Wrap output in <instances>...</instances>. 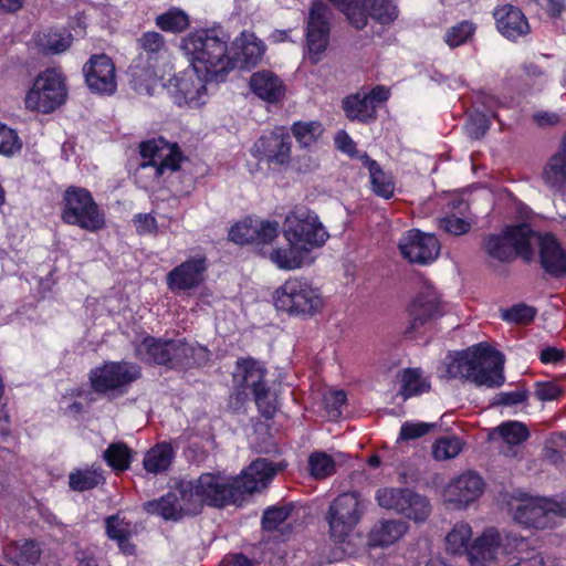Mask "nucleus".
<instances>
[{"label":"nucleus","mask_w":566,"mask_h":566,"mask_svg":"<svg viewBox=\"0 0 566 566\" xmlns=\"http://www.w3.org/2000/svg\"><path fill=\"white\" fill-rule=\"evenodd\" d=\"M230 44V33L221 25H213L190 32L182 39L181 50L196 71L222 81L237 64V53Z\"/></svg>","instance_id":"f257e3e1"},{"label":"nucleus","mask_w":566,"mask_h":566,"mask_svg":"<svg viewBox=\"0 0 566 566\" xmlns=\"http://www.w3.org/2000/svg\"><path fill=\"white\" fill-rule=\"evenodd\" d=\"M503 355L484 344L448 354L438 376L443 379H465L476 386L497 387L504 381Z\"/></svg>","instance_id":"f03ea898"},{"label":"nucleus","mask_w":566,"mask_h":566,"mask_svg":"<svg viewBox=\"0 0 566 566\" xmlns=\"http://www.w3.org/2000/svg\"><path fill=\"white\" fill-rule=\"evenodd\" d=\"M182 482L184 492H188L197 513L203 504L224 506L230 503H240L241 493L232 476L220 472H206L197 480Z\"/></svg>","instance_id":"7ed1b4c3"},{"label":"nucleus","mask_w":566,"mask_h":566,"mask_svg":"<svg viewBox=\"0 0 566 566\" xmlns=\"http://www.w3.org/2000/svg\"><path fill=\"white\" fill-rule=\"evenodd\" d=\"M276 310L295 316H312L323 306L319 290L305 277L286 280L274 293Z\"/></svg>","instance_id":"20e7f679"},{"label":"nucleus","mask_w":566,"mask_h":566,"mask_svg":"<svg viewBox=\"0 0 566 566\" xmlns=\"http://www.w3.org/2000/svg\"><path fill=\"white\" fill-rule=\"evenodd\" d=\"M366 505L357 492L339 494L329 504L325 515L328 534L334 542L343 543L359 524Z\"/></svg>","instance_id":"39448f33"},{"label":"nucleus","mask_w":566,"mask_h":566,"mask_svg":"<svg viewBox=\"0 0 566 566\" xmlns=\"http://www.w3.org/2000/svg\"><path fill=\"white\" fill-rule=\"evenodd\" d=\"M66 96L62 73L56 69H48L34 78L27 92L24 104L29 111L50 114L65 103Z\"/></svg>","instance_id":"423d86ee"},{"label":"nucleus","mask_w":566,"mask_h":566,"mask_svg":"<svg viewBox=\"0 0 566 566\" xmlns=\"http://www.w3.org/2000/svg\"><path fill=\"white\" fill-rule=\"evenodd\" d=\"M283 235L286 242H295L307 248L310 254L323 247L329 238L318 216L306 208H297L286 216Z\"/></svg>","instance_id":"0eeeda50"},{"label":"nucleus","mask_w":566,"mask_h":566,"mask_svg":"<svg viewBox=\"0 0 566 566\" xmlns=\"http://www.w3.org/2000/svg\"><path fill=\"white\" fill-rule=\"evenodd\" d=\"M140 155L143 163L138 166V176L154 179L167 177L177 171L184 159L178 146L163 138L144 142L140 145Z\"/></svg>","instance_id":"6e6552de"},{"label":"nucleus","mask_w":566,"mask_h":566,"mask_svg":"<svg viewBox=\"0 0 566 566\" xmlns=\"http://www.w3.org/2000/svg\"><path fill=\"white\" fill-rule=\"evenodd\" d=\"M510 510L516 523L535 528L553 526L562 512L558 503L546 497L525 493L512 499Z\"/></svg>","instance_id":"1a4fd4ad"},{"label":"nucleus","mask_w":566,"mask_h":566,"mask_svg":"<svg viewBox=\"0 0 566 566\" xmlns=\"http://www.w3.org/2000/svg\"><path fill=\"white\" fill-rule=\"evenodd\" d=\"M532 229L528 223L507 226L501 233L490 234L484 240V249L489 256L506 262L515 255L525 260L532 258L531 240Z\"/></svg>","instance_id":"9d476101"},{"label":"nucleus","mask_w":566,"mask_h":566,"mask_svg":"<svg viewBox=\"0 0 566 566\" xmlns=\"http://www.w3.org/2000/svg\"><path fill=\"white\" fill-rule=\"evenodd\" d=\"M63 220L87 231H97L105 226L104 213L95 203L90 191L70 187L64 193Z\"/></svg>","instance_id":"9b49d317"},{"label":"nucleus","mask_w":566,"mask_h":566,"mask_svg":"<svg viewBox=\"0 0 566 566\" xmlns=\"http://www.w3.org/2000/svg\"><path fill=\"white\" fill-rule=\"evenodd\" d=\"M356 29L366 27L368 18L388 24L398 17L397 7L391 0H329Z\"/></svg>","instance_id":"f8f14e48"},{"label":"nucleus","mask_w":566,"mask_h":566,"mask_svg":"<svg viewBox=\"0 0 566 566\" xmlns=\"http://www.w3.org/2000/svg\"><path fill=\"white\" fill-rule=\"evenodd\" d=\"M214 77L203 76L191 66L170 78L166 88L177 105L198 107L206 102V85Z\"/></svg>","instance_id":"ddd939ff"},{"label":"nucleus","mask_w":566,"mask_h":566,"mask_svg":"<svg viewBox=\"0 0 566 566\" xmlns=\"http://www.w3.org/2000/svg\"><path fill=\"white\" fill-rule=\"evenodd\" d=\"M233 378L240 387L252 390L255 403L262 415L266 418L272 417L275 407L269 400V390L263 384L264 369L262 366L255 360L242 359L237 364Z\"/></svg>","instance_id":"4468645a"},{"label":"nucleus","mask_w":566,"mask_h":566,"mask_svg":"<svg viewBox=\"0 0 566 566\" xmlns=\"http://www.w3.org/2000/svg\"><path fill=\"white\" fill-rule=\"evenodd\" d=\"M140 369L128 361L106 363L91 371L92 387L97 392L122 390L139 378Z\"/></svg>","instance_id":"2eb2a0df"},{"label":"nucleus","mask_w":566,"mask_h":566,"mask_svg":"<svg viewBox=\"0 0 566 566\" xmlns=\"http://www.w3.org/2000/svg\"><path fill=\"white\" fill-rule=\"evenodd\" d=\"M252 155L270 166H284L291 160V137L284 127L262 135L252 147Z\"/></svg>","instance_id":"dca6fc26"},{"label":"nucleus","mask_w":566,"mask_h":566,"mask_svg":"<svg viewBox=\"0 0 566 566\" xmlns=\"http://www.w3.org/2000/svg\"><path fill=\"white\" fill-rule=\"evenodd\" d=\"M511 535L501 534L494 528L485 530L471 544L469 562L472 566H488L500 555L511 554Z\"/></svg>","instance_id":"f3484780"},{"label":"nucleus","mask_w":566,"mask_h":566,"mask_svg":"<svg viewBox=\"0 0 566 566\" xmlns=\"http://www.w3.org/2000/svg\"><path fill=\"white\" fill-rule=\"evenodd\" d=\"M401 255L411 263L429 264L440 252V243L433 234L413 229L405 232L398 243Z\"/></svg>","instance_id":"a211bd4d"},{"label":"nucleus","mask_w":566,"mask_h":566,"mask_svg":"<svg viewBox=\"0 0 566 566\" xmlns=\"http://www.w3.org/2000/svg\"><path fill=\"white\" fill-rule=\"evenodd\" d=\"M329 9L321 2H314L310 10L306 43L308 59L313 63L321 60V55L326 50L329 36Z\"/></svg>","instance_id":"6ab92c4d"},{"label":"nucleus","mask_w":566,"mask_h":566,"mask_svg":"<svg viewBox=\"0 0 566 566\" xmlns=\"http://www.w3.org/2000/svg\"><path fill=\"white\" fill-rule=\"evenodd\" d=\"M144 509L150 514L172 521L180 520L185 515L197 514L188 492H184V482H180L175 491L168 492L160 499L146 502Z\"/></svg>","instance_id":"aec40b11"},{"label":"nucleus","mask_w":566,"mask_h":566,"mask_svg":"<svg viewBox=\"0 0 566 566\" xmlns=\"http://www.w3.org/2000/svg\"><path fill=\"white\" fill-rule=\"evenodd\" d=\"M483 490V479L474 471H467L449 482L444 500L457 509H465L481 496Z\"/></svg>","instance_id":"412c9836"},{"label":"nucleus","mask_w":566,"mask_h":566,"mask_svg":"<svg viewBox=\"0 0 566 566\" xmlns=\"http://www.w3.org/2000/svg\"><path fill=\"white\" fill-rule=\"evenodd\" d=\"M83 72L88 88L102 95H112L117 88L115 65L105 54L93 55Z\"/></svg>","instance_id":"4be33fe9"},{"label":"nucleus","mask_w":566,"mask_h":566,"mask_svg":"<svg viewBox=\"0 0 566 566\" xmlns=\"http://www.w3.org/2000/svg\"><path fill=\"white\" fill-rule=\"evenodd\" d=\"M389 97V91L384 86H376L370 92H358L346 97L343 107L346 116L352 120L368 122L376 116V108Z\"/></svg>","instance_id":"5701e85b"},{"label":"nucleus","mask_w":566,"mask_h":566,"mask_svg":"<svg viewBox=\"0 0 566 566\" xmlns=\"http://www.w3.org/2000/svg\"><path fill=\"white\" fill-rule=\"evenodd\" d=\"M528 240H531L532 255L534 248H538L541 263L546 272L553 275H562L566 272V251L553 234H541L532 230Z\"/></svg>","instance_id":"b1692460"},{"label":"nucleus","mask_w":566,"mask_h":566,"mask_svg":"<svg viewBox=\"0 0 566 566\" xmlns=\"http://www.w3.org/2000/svg\"><path fill=\"white\" fill-rule=\"evenodd\" d=\"M207 260L196 255L182 262L167 274V285L172 292H187L197 289L205 280Z\"/></svg>","instance_id":"393cba45"},{"label":"nucleus","mask_w":566,"mask_h":566,"mask_svg":"<svg viewBox=\"0 0 566 566\" xmlns=\"http://www.w3.org/2000/svg\"><path fill=\"white\" fill-rule=\"evenodd\" d=\"M473 222L469 203L458 195L449 196L444 206V217L439 219V228L452 235H462L470 231Z\"/></svg>","instance_id":"a878e982"},{"label":"nucleus","mask_w":566,"mask_h":566,"mask_svg":"<svg viewBox=\"0 0 566 566\" xmlns=\"http://www.w3.org/2000/svg\"><path fill=\"white\" fill-rule=\"evenodd\" d=\"M275 472L276 470L271 462L265 459H258L243 470L241 475L232 476L241 493L239 504L242 503L245 495L266 488Z\"/></svg>","instance_id":"bb28decb"},{"label":"nucleus","mask_w":566,"mask_h":566,"mask_svg":"<svg viewBox=\"0 0 566 566\" xmlns=\"http://www.w3.org/2000/svg\"><path fill=\"white\" fill-rule=\"evenodd\" d=\"M275 472L276 470L271 462L265 459H258L243 470L241 475L232 476L241 493L239 504L242 503L245 495L266 488Z\"/></svg>","instance_id":"cd10ccee"},{"label":"nucleus","mask_w":566,"mask_h":566,"mask_svg":"<svg viewBox=\"0 0 566 566\" xmlns=\"http://www.w3.org/2000/svg\"><path fill=\"white\" fill-rule=\"evenodd\" d=\"M268 258L280 270L291 271L308 265L314 261L307 248L300 247L295 242H287L286 247L271 248L263 251Z\"/></svg>","instance_id":"c85d7f7f"},{"label":"nucleus","mask_w":566,"mask_h":566,"mask_svg":"<svg viewBox=\"0 0 566 566\" xmlns=\"http://www.w3.org/2000/svg\"><path fill=\"white\" fill-rule=\"evenodd\" d=\"M499 32L511 41H516L530 33V24L524 13L516 7L505 4L494 11Z\"/></svg>","instance_id":"c756f323"},{"label":"nucleus","mask_w":566,"mask_h":566,"mask_svg":"<svg viewBox=\"0 0 566 566\" xmlns=\"http://www.w3.org/2000/svg\"><path fill=\"white\" fill-rule=\"evenodd\" d=\"M144 63V56L139 55L130 69L135 91L139 94L154 95L159 88H166V85L161 84L163 74L158 66L151 62L147 63V66Z\"/></svg>","instance_id":"7c9ffc66"},{"label":"nucleus","mask_w":566,"mask_h":566,"mask_svg":"<svg viewBox=\"0 0 566 566\" xmlns=\"http://www.w3.org/2000/svg\"><path fill=\"white\" fill-rule=\"evenodd\" d=\"M409 311L413 325L422 324L427 319L440 315L441 303L437 290L430 285L424 286L410 304Z\"/></svg>","instance_id":"2f4dec72"},{"label":"nucleus","mask_w":566,"mask_h":566,"mask_svg":"<svg viewBox=\"0 0 566 566\" xmlns=\"http://www.w3.org/2000/svg\"><path fill=\"white\" fill-rule=\"evenodd\" d=\"M106 534L109 539L116 542L119 551L125 555H134L135 545L132 543L136 534V526L120 515H112L105 520Z\"/></svg>","instance_id":"473e14b6"},{"label":"nucleus","mask_w":566,"mask_h":566,"mask_svg":"<svg viewBox=\"0 0 566 566\" xmlns=\"http://www.w3.org/2000/svg\"><path fill=\"white\" fill-rule=\"evenodd\" d=\"M251 91L261 99L279 102L285 93L283 82L271 71H259L250 78Z\"/></svg>","instance_id":"72a5a7b5"},{"label":"nucleus","mask_w":566,"mask_h":566,"mask_svg":"<svg viewBox=\"0 0 566 566\" xmlns=\"http://www.w3.org/2000/svg\"><path fill=\"white\" fill-rule=\"evenodd\" d=\"M543 180L547 187L556 191L566 190V136L562 147L546 164Z\"/></svg>","instance_id":"f704fd0d"},{"label":"nucleus","mask_w":566,"mask_h":566,"mask_svg":"<svg viewBox=\"0 0 566 566\" xmlns=\"http://www.w3.org/2000/svg\"><path fill=\"white\" fill-rule=\"evenodd\" d=\"M390 510L416 522L424 521L430 513L428 500L409 489H402L397 507H391Z\"/></svg>","instance_id":"c9c22d12"},{"label":"nucleus","mask_w":566,"mask_h":566,"mask_svg":"<svg viewBox=\"0 0 566 566\" xmlns=\"http://www.w3.org/2000/svg\"><path fill=\"white\" fill-rule=\"evenodd\" d=\"M511 554H506L507 566H542L543 557L531 546L530 542L523 537L511 536Z\"/></svg>","instance_id":"e433bc0d"},{"label":"nucleus","mask_w":566,"mask_h":566,"mask_svg":"<svg viewBox=\"0 0 566 566\" xmlns=\"http://www.w3.org/2000/svg\"><path fill=\"white\" fill-rule=\"evenodd\" d=\"M136 355L140 359L160 365H169L170 340L145 337L136 347Z\"/></svg>","instance_id":"4c0bfd02"},{"label":"nucleus","mask_w":566,"mask_h":566,"mask_svg":"<svg viewBox=\"0 0 566 566\" xmlns=\"http://www.w3.org/2000/svg\"><path fill=\"white\" fill-rule=\"evenodd\" d=\"M407 532V526L401 521H381L369 533L371 546H389L397 542Z\"/></svg>","instance_id":"58836bf2"},{"label":"nucleus","mask_w":566,"mask_h":566,"mask_svg":"<svg viewBox=\"0 0 566 566\" xmlns=\"http://www.w3.org/2000/svg\"><path fill=\"white\" fill-rule=\"evenodd\" d=\"M472 543V527L465 522L455 523L446 535V549L452 555H467L469 557Z\"/></svg>","instance_id":"ea45409f"},{"label":"nucleus","mask_w":566,"mask_h":566,"mask_svg":"<svg viewBox=\"0 0 566 566\" xmlns=\"http://www.w3.org/2000/svg\"><path fill=\"white\" fill-rule=\"evenodd\" d=\"M233 45L240 50L237 53V62L240 60L243 66L254 65L264 53V45L253 33L242 32L233 42Z\"/></svg>","instance_id":"a19ab883"},{"label":"nucleus","mask_w":566,"mask_h":566,"mask_svg":"<svg viewBox=\"0 0 566 566\" xmlns=\"http://www.w3.org/2000/svg\"><path fill=\"white\" fill-rule=\"evenodd\" d=\"M6 558L18 565L34 564L40 557V549L33 541L15 542L3 548Z\"/></svg>","instance_id":"79ce46f5"},{"label":"nucleus","mask_w":566,"mask_h":566,"mask_svg":"<svg viewBox=\"0 0 566 566\" xmlns=\"http://www.w3.org/2000/svg\"><path fill=\"white\" fill-rule=\"evenodd\" d=\"M172 458V448L167 443H159L145 454L143 464L148 473L158 474L168 470Z\"/></svg>","instance_id":"37998d69"},{"label":"nucleus","mask_w":566,"mask_h":566,"mask_svg":"<svg viewBox=\"0 0 566 566\" xmlns=\"http://www.w3.org/2000/svg\"><path fill=\"white\" fill-rule=\"evenodd\" d=\"M400 392L405 398L430 390V381L419 368H407L400 373Z\"/></svg>","instance_id":"c03bdc74"},{"label":"nucleus","mask_w":566,"mask_h":566,"mask_svg":"<svg viewBox=\"0 0 566 566\" xmlns=\"http://www.w3.org/2000/svg\"><path fill=\"white\" fill-rule=\"evenodd\" d=\"M363 164L368 168L373 191L382 198L389 199L394 195V182L389 175L384 172L377 163L366 154L361 155Z\"/></svg>","instance_id":"a18cd8bd"},{"label":"nucleus","mask_w":566,"mask_h":566,"mask_svg":"<svg viewBox=\"0 0 566 566\" xmlns=\"http://www.w3.org/2000/svg\"><path fill=\"white\" fill-rule=\"evenodd\" d=\"M104 482L103 472L99 467L76 469L69 475V486L73 491L83 492L96 488Z\"/></svg>","instance_id":"49530a36"},{"label":"nucleus","mask_w":566,"mask_h":566,"mask_svg":"<svg viewBox=\"0 0 566 566\" xmlns=\"http://www.w3.org/2000/svg\"><path fill=\"white\" fill-rule=\"evenodd\" d=\"M495 436L509 446H518L528 439L530 431L523 422L509 420L492 429L490 438L494 439Z\"/></svg>","instance_id":"de8ad7c7"},{"label":"nucleus","mask_w":566,"mask_h":566,"mask_svg":"<svg viewBox=\"0 0 566 566\" xmlns=\"http://www.w3.org/2000/svg\"><path fill=\"white\" fill-rule=\"evenodd\" d=\"M188 14L179 8H171L156 18V25L166 32L178 33L189 25Z\"/></svg>","instance_id":"09e8293b"},{"label":"nucleus","mask_w":566,"mask_h":566,"mask_svg":"<svg viewBox=\"0 0 566 566\" xmlns=\"http://www.w3.org/2000/svg\"><path fill=\"white\" fill-rule=\"evenodd\" d=\"M38 43L44 53L59 54L71 46L72 36L66 31H49L39 36Z\"/></svg>","instance_id":"8fccbe9b"},{"label":"nucleus","mask_w":566,"mask_h":566,"mask_svg":"<svg viewBox=\"0 0 566 566\" xmlns=\"http://www.w3.org/2000/svg\"><path fill=\"white\" fill-rule=\"evenodd\" d=\"M463 441L457 436L439 438L432 444V455L437 461L457 458L463 449Z\"/></svg>","instance_id":"3c124183"},{"label":"nucleus","mask_w":566,"mask_h":566,"mask_svg":"<svg viewBox=\"0 0 566 566\" xmlns=\"http://www.w3.org/2000/svg\"><path fill=\"white\" fill-rule=\"evenodd\" d=\"M103 458L113 470L124 471L132 462V451L123 442H116L108 446L103 452Z\"/></svg>","instance_id":"603ef678"},{"label":"nucleus","mask_w":566,"mask_h":566,"mask_svg":"<svg viewBox=\"0 0 566 566\" xmlns=\"http://www.w3.org/2000/svg\"><path fill=\"white\" fill-rule=\"evenodd\" d=\"M523 71L532 87L543 91L551 81L552 70L541 63V59L525 63Z\"/></svg>","instance_id":"864d4df0"},{"label":"nucleus","mask_w":566,"mask_h":566,"mask_svg":"<svg viewBox=\"0 0 566 566\" xmlns=\"http://www.w3.org/2000/svg\"><path fill=\"white\" fill-rule=\"evenodd\" d=\"M138 45L144 51L140 55L144 56V62L149 63L153 55H161L166 52V44L164 36L158 32H146L138 39Z\"/></svg>","instance_id":"5fc2aeb1"},{"label":"nucleus","mask_w":566,"mask_h":566,"mask_svg":"<svg viewBox=\"0 0 566 566\" xmlns=\"http://www.w3.org/2000/svg\"><path fill=\"white\" fill-rule=\"evenodd\" d=\"M308 470L313 478L326 479L335 472V461L325 452H313L308 458Z\"/></svg>","instance_id":"6e6d98bb"},{"label":"nucleus","mask_w":566,"mask_h":566,"mask_svg":"<svg viewBox=\"0 0 566 566\" xmlns=\"http://www.w3.org/2000/svg\"><path fill=\"white\" fill-rule=\"evenodd\" d=\"M474 33L475 25L472 22L461 21L447 30L444 42L449 48L454 49L471 40Z\"/></svg>","instance_id":"4d7b16f0"},{"label":"nucleus","mask_w":566,"mask_h":566,"mask_svg":"<svg viewBox=\"0 0 566 566\" xmlns=\"http://www.w3.org/2000/svg\"><path fill=\"white\" fill-rule=\"evenodd\" d=\"M292 132L301 147H310L316 143L323 129L318 122H298L293 125Z\"/></svg>","instance_id":"13d9d810"},{"label":"nucleus","mask_w":566,"mask_h":566,"mask_svg":"<svg viewBox=\"0 0 566 566\" xmlns=\"http://www.w3.org/2000/svg\"><path fill=\"white\" fill-rule=\"evenodd\" d=\"M22 149V140L15 129L0 122V155L12 157Z\"/></svg>","instance_id":"bf43d9fd"},{"label":"nucleus","mask_w":566,"mask_h":566,"mask_svg":"<svg viewBox=\"0 0 566 566\" xmlns=\"http://www.w3.org/2000/svg\"><path fill=\"white\" fill-rule=\"evenodd\" d=\"M256 230L253 243L261 247V251H266L265 247L275 240L280 234V226L276 221H254Z\"/></svg>","instance_id":"052dcab7"},{"label":"nucleus","mask_w":566,"mask_h":566,"mask_svg":"<svg viewBox=\"0 0 566 566\" xmlns=\"http://www.w3.org/2000/svg\"><path fill=\"white\" fill-rule=\"evenodd\" d=\"M191 343L182 339L170 340V358L171 367H190L191 360Z\"/></svg>","instance_id":"680f3d73"},{"label":"nucleus","mask_w":566,"mask_h":566,"mask_svg":"<svg viewBox=\"0 0 566 566\" xmlns=\"http://www.w3.org/2000/svg\"><path fill=\"white\" fill-rule=\"evenodd\" d=\"M256 230L251 219L241 221L231 227L229 239L237 244H245L254 241Z\"/></svg>","instance_id":"e2e57ef3"},{"label":"nucleus","mask_w":566,"mask_h":566,"mask_svg":"<svg viewBox=\"0 0 566 566\" xmlns=\"http://www.w3.org/2000/svg\"><path fill=\"white\" fill-rule=\"evenodd\" d=\"M535 316V310L525 304H517L501 311V318L515 324H527Z\"/></svg>","instance_id":"0e129e2a"},{"label":"nucleus","mask_w":566,"mask_h":566,"mask_svg":"<svg viewBox=\"0 0 566 566\" xmlns=\"http://www.w3.org/2000/svg\"><path fill=\"white\" fill-rule=\"evenodd\" d=\"M490 120L485 114L474 113L470 115L465 130L471 138L479 139L488 132Z\"/></svg>","instance_id":"69168bd1"},{"label":"nucleus","mask_w":566,"mask_h":566,"mask_svg":"<svg viewBox=\"0 0 566 566\" xmlns=\"http://www.w3.org/2000/svg\"><path fill=\"white\" fill-rule=\"evenodd\" d=\"M291 510L286 506L268 509L262 518V525L265 530H274L281 523L287 520Z\"/></svg>","instance_id":"338daca9"},{"label":"nucleus","mask_w":566,"mask_h":566,"mask_svg":"<svg viewBox=\"0 0 566 566\" xmlns=\"http://www.w3.org/2000/svg\"><path fill=\"white\" fill-rule=\"evenodd\" d=\"M433 424L427 422H405L400 428L399 438L402 440H412L428 433Z\"/></svg>","instance_id":"774afa93"}]
</instances>
